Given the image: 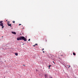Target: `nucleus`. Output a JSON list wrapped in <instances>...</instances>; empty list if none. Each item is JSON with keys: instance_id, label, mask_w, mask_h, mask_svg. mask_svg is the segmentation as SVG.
<instances>
[{"instance_id": "1", "label": "nucleus", "mask_w": 78, "mask_h": 78, "mask_svg": "<svg viewBox=\"0 0 78 78\" xmlns=\"http://www.w3.org/2000/svg\"><path fill=\"white\" fill-rule=\"evenodd\" d=\"M17 41L21 40H23L24 41H27V38H25L24 37H21L17 38Z\"/></svg>"}, {"instance_id": "2", "label": "nucleus", "mask_w": 78, "mask_h": 78, "mask_svg": "<svg viewBox=\"0 0 78 78\" xmlns=\"http://www.w3.org/2000/svg\"><path fill=\"white\" fill-rule=\"evenodd\" d=\"M12 34H16V33L15 32H12Z\"/></svg>"}, {"instance_id": "3", "label": "nucleus", "mask_w": 78, "mask_h": 78, "mask_svg": "<svg viewBox=\"0 0 78 78\" xmlns=\"http://www.w3.org/2000/svg\"><path fill=\"white\" fill-rule=\"evenodd\" d=\"M0 26H1V27L3 26V23H0Z\"/></svg>"}, {"instance_id": "4", "label": "nucleus", "mask_w": 78, "mask_h": 78, "mask_svg": "<svg viewBox=\"0 0 78 78\" xmlns=\"http://www.w3.org/2000/svg\"><path fill=\"white\" fill-rule=\"evenodd\" d=\"M15 55L16 56H17L18 55V53H15Z\"/></svg>"}, {"instance_id": "5", "label": "nucleus", "mask_w": 78, "mask_h": 78, "mask_svg": "<svg viewBox=\"0 0 78 78\" xmlns=\"http://www.w3.org/2000/svg\"><path fill=\"white\" fill-rule=\"evenodd\" d=\"M45 78H47V75L45 74Z\"/></svg>"}, {"instance_id": "6", "label": "nucleus", "mask_w": 78, "mask_h": 78, "mask_svg": "<svg viewBox=\"0 0 78 78\" xmlns=\"http://www.w3.org/2000/svg\"><path fill=\"white\" fill-rule=\"evenodd\" d=\"M8 25V26H9V27H11V25H11V24H10Z\"/></svg>"}, {"instance_id": "7", "label": "nucleus", "mask_w": 78, "mask_h": 78, "mask_svg": "<svg viewBox=\"0 0 78 78\" xmlns=\"http://www.w3.org/2000/svg\"><path fill=\"white\" fill-rule=\"evenodd\" d=\"M73 54L74 56H75V55H76V54H75V52H73Z\"/></svg>"}, {"instance_id": "8", "label": "nucleus", "mask_w": 78, "mask_h": 78, "mask_svg": "<svg viewBox=\"0 0 78 78\" xmlns=\"http://www.w3.org/2000/svg\"><path fill=\"white\" fill-rule=\"evenodd\" d=\"M2 22H3V21H0V23H2Z\"/></svg>"}, {"instance_id": "9", "label": "nucleus", "mask_w": 78, "mask_h": 78, "mask_svg": "<svg viewBox=\"0 0 78 78\" xmlns=\"http://www.w3.org/2000/svg\"><path fill=\"white\" fill-rule=\"evenodd\" d=\"M7 23H8V25H9V22H8Z\"/></svg>"}, {"instance_id": "10", "label": "nucleus", "mask_w": 78, "mask_h": 78, "mask_svg": "<svg viewBox=\"0 0 78 78\" xmlns=\"http://www.w3.org/2000/svg\"><path fill=\"white\" fill-rule=\"evenodd\" d=\"M12 22H13V23H15V21H13Z\"/></svg>"}, {"instance_id": "11", "label": "nucleus", "mask_w": 78, "mask_h": 78, "mask_svg": "<svg viewBox=\"0 0 78 78\" xmlns=\"http://www.w3.org/2000/svg\"><path fill=\"white\" fill-rule=\"evenodd\" d=\"M35 45H37V44H35Z\"/></svg>"}, {"instance_id": "12", "label": "nucleus", "mask_w": 78, "mask_h": 78, "mask_svg": "<svg viewBox=\"0 0 78 78\" xmlns=\"http://www.w3.org/2000/svg\"><path fill=\"white\" fill-rule=\"evenodd\" d=\"M22 25V24H19V26H20V25Z\"/></svg>"}, {"instance_id": "13", "label": "nucleus", "mask_w": 78, "mask_h": 78, "mask_svg": "<svg viewBox=\"0 0 78 78\" xmlns=\"http://www.w3.org/2000/svg\"><path fill=\"white\" fill-rule=\"evenodd\" d=\"M2 28H3V27H4L3 26H2Z\"/></svg>"}, {"instance_id": "14", "label": "nucleus", "mask_w": 78, "mask_h": 78, "mask_svg": "<svg viewBox=\"0 0 78 78\" xmlns=\"http://www.w3.org/2000/svg\"><path fill=\"white\" fill-rule=\"evenodd\" d=\"M49 67H51V65H49V66H48Z\"/></svg>"}, {"instance_id": "15", "label": "nucleus", "mask_w": 78, "mask_h": 78, "mask_svg": "<svg viewBox=\"0 0 78 78\" xmlns=\"http://www.w3.org/2000/svg\"><path fill=\"white\" fill-rule=\"evenodd\" d=\"M35 46H36L35 45H33V47H35Z\"/></svg>"}, {"instance_id": "16", "label": "nucleus", "mask_w": 78, "mask_h": 78, "mask_svg": "<svg viewBox=\"0 0 78 78\" xmlns=\"http://www.w3.org/2000/svg\"><path fill=\"white\" fill-rule=\"evenodd\" d=\"M44 50V48H43V49L42 50V51H43V50Z\"/></svg>"}, {"instance_id": "17", "label": "nucleus", "mask_w": 78, "mask_h": 78, "mask_svg": "<svg viewBox=\"0 0 78 78\" xmlns=\"http://www.w3.org/2000/svg\"><path fill=\"white\" fill-rule=\"evenodd\" d=\"M23 66H25V65H23Z\"/></svg>"}, {"instance_id": "18", "label": "nucleus", "mask_w": 78, "mask_h": 78, "mask_svg": "<svg viewBox=\"0 0 78 78\" xmlns=\"http://www.w3.org/2000/svg\"><path fill=\"white\" fill-rule=\"evenodd\" d=\"M30 41V39H29L28 40L29 41Z\"/></svg>"}, {"instance_id": "19", "label": "nucleus", "mask_w": 78, "mask_h": 78, "mask_svg": "<svg viewBox=\"0 0 78 78\" xmlns=\"http://www.w3.org/2000/svg\"><path fill=\"white\" fill-rule=\"evenodd\" d=\"M70 67V66H69V67H68V68H69V67Z\"/></svg>"}, {"instance_id": "20", "label": "nucleus", "mask_w": 78, "mask_h": 78, "mask_svg": "<svg viewBox=\"0 0 78 78\" xmlns=\"http://www.w3.org/2000/svg\"><path fill=\"white\" fill-rule=\"evenodd\" d=\"M43 53H45V52L44 51H43Z\"/></svg>"}, {"instance_id": "21", "label": "nucleus", "mask_w": 78, "mask_h": 78, "mask_svg": "<svg viewBox=\"0 0 78 78\" xmlns=\"http://www.w3.org/2000/svg\"><path fill=\"white\" fill-rule=\"evenodd\" d=\"M53 63H55V62H54V61H53Z\"/></svg>"}, {"instance_id": "22", "label": "nucleus", "mask_w": 78, "mask_h": 78, "mask_svg": "<svg viewBox=\"0 0 78 78\" xmlns=\"http://www.w3.org/2000/svg\"><path fill=\"white\" fill-rule=\"evenodd\" d=\"M61 56H62L63 55H61Z\"/></svg>"}, {"instance_id": "23", "label": "nucleus", "mask_w": 78, "mask_h": 78, "mask_svg": "<svg viewBox=\"0 0 78 78\" xmlns=\"http://www.w3.org/2000/svg\"><path fill=\"white\" fill-rule=\"evenodd\" d=\"M2 37H3V36H2Z\"/></svg>"}, {"instance_id": "24", "label": "nucleus", "mask_w": 78, "mask_h": 78, "mask_svg": "<svg viewBox=\"0 0 78 78\" xmlns=\"http://www.w3.org/2000/svg\"><path fill=\"white\" fill-rule=\"evenodd\" d=\"M6 20V21H7H7L8 20Z\"/></svg>"}, {"instance_id": "25", "label": "nucleus", "mask_w": 78, "mask_h": 78, "mask_svg": "<svg viewBox=\"0 0 78 78\" xmlns=\"http://www.w3.org/2000/svg\"><path fill=\"white\" fill-rule=\"evenodd\" d=\"M67 66H69V65H68Z\"/></svg>"}, {"instance_id": "26", "label": "nucleus", "mask_w": 78, "mask_h": 78, "mask_svg": "<svg viewBox=\"0 0 78 78\" xmlns=\"http://www.w3.org/2000/svg\"><path fill=\"white\" fill-rule=\"evenodd\" d=\"M51 78H52V77H51Z\"/></svg>"}]
</instances>
